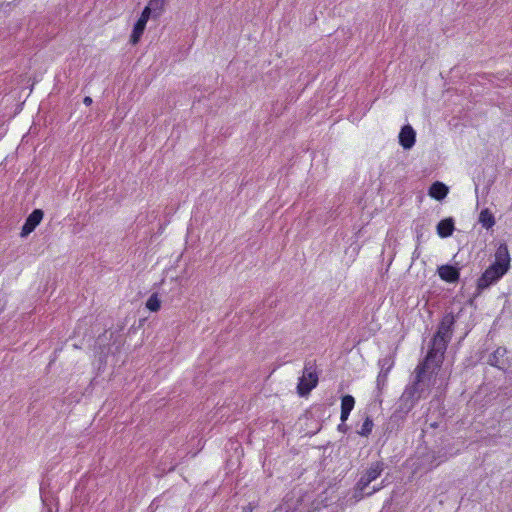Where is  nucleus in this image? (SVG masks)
Returning <instances> with one entry per match:
<instances>
[{"label":"nucleus","mask_w":512,"mask_h":512,"mask_svg":"<svg viewBox=\"0 0 512 512\" xmlns=\"http://www.w3.org/2000/svg\"><path fill=\"white\" fill-rule=\"evenodd\" d=\"M446 349L447 345L445 341L439 339L436 341L432 340L431 347L429 348L424 361L415 368L414 385H418L422 381L430 364H434L436 367H440L442 365Z\"/></svg>","instance_id":"obj_1"},{"label":"nucleus","mask_w":512,"mask_h":512,"mask_svg":"<svg viewBox=\"0 0 512 512\" xmlns=\"http://www.w3.org/2000/svg\"><path fill=\"white\" fill-rule=\"evenodd\" d=\"M318 384V374L314 362H306L302 377H300L297 390L300 395L308 394Z\"/></svg>","instance_id":"obj_2"},{"label":"nucleus","mask_w":512,"mask_h":512,"mask_svg":"<svg viewBox=\"0 0 512 512\" xmlns=\"http://www.w3.org/2000/svg\"><path fill=\"white\" fill-rule=\"evenodd\" d=\"M384 470V463L381 461H377L371 464V466L366 470V472L360 477L357 483V489L360 492H363L369 484L376 480Z\"/></svg>","instance_id":"obj_3"},{"label":"nucleus","mask_w":512,"mask_h":512,"mask_svg":"<svg viewBox=\"0 0 512 512\" xmlns=\"http://www.w3.org/2000/svg\"><path fill=\"white\" fill-rule=\"evenodd\" d=\"M504 275L505 273H502L497 268L489 266L477 280V291L479 293L482 292L492 284L496 283Z\"/></svg>","instance_id":"obj_4"},{"label":"nucleus","mask_w":512,"mask_h":512,"mask_svg":"<svg viewBox=\"0 0 512 512\" xmlns=\"http://www.w3.org/2000/svg\"><path fill=\"white\" fill-rule=\"evenodd\" d=\"M510 254L508 246L506 244H500L495 252V258L493 263L490 265L497 268L502 273H507L510 268Z\"/></svg>","instance_id":"obj_5"},{"label":"nucleus","mask_w":512,"mask_h":512,"mask_svg":"<svg viewBox=\"0 0 512 512\" xmlns=\"http://www.w3.org/2000/svg\"><path fill=\"white\" fill-rule=\"evenodd\" d=\"M44 217V212L41 209H35L26 218L24 225L22 226L20 236L27 237L32 233L35 228L41 223Z\"/></svg>","instance_id":"obj_6"},{"label":"nucleus","mask_w":512,"mask_h":512,"mask_svg":"<svg viewBox=\"0 0 512 512\" xmlns=\"http://www.w3.org/2000/svg\"><path fill=\"white\" fill-rule=\"evenodd\" d=\"M416 141V133L410 125H405L399 133V143L404 149H411Z\"/></svg>","instance_id":"obj_7"},{"label":"nucleus","mask_w":512,"mask_h":512,"mask_svg":"<svg viewBox=\"0 0 512 512\" xmlns=\"http://www.w3.org/2000/svg\"><path fill=\"white\" fill-rule=\"evenodd\" d=\"M438 275L442 280L454 283L459 280L460 272L456 267L446 264L438 268Z\"/></svg>","instance_id":"obj_8"},{"label":"nucleus","mask_w":512,"mask_h":512,"mask_svg":"<svg viewBox=\"0 0 512 512\" xmlns=\"http://www.w3.org/2000/svg\"><path fill=\"white\" fill-rule=\"evenodd\" d=\"M452 325H453V318H451L448 322L442 321L438 331L434 335L432 340H443L446 342V345L448 346V342L450 340V335L452 332Z\"/></svg>","instance_id":"obj_9"},{"label":"nucleus","mask_w":512,"mask_h":512,"mask_svg":"<svg viewBox=\"0 0 512 512\" xmlns=\"http://www.w3.org/2000/svg\"><path fill=\"white\" fill-rule=\"evenodd\" d=\"M354 406H355V399L353 396L351 395H344L342 398H341V414H340V419H341V422L344 423L351 411L354 409Z\"/></svg>","instance_id":"obj_10"},{"label":"nucleus","mask_w":512,"mask_h":512,"mask_svg":"<svg viewBox=\"0 0 512 512\" xmlns=\"http://www.w3.org/2000/svg\"><path fill=\"white\" fill-rule=\"evenodd\" d=\"M454 229H455L454 221L452 218L443 219L437 224V234L441 238H446V237L451 236Z\"/></svg>","instance_id":"obj_11"},{"label":"nucleus","mask_w":512,"mask_h":512,"mask_svg":"<svg viewBox=\"0 0 512 512\" xmlns=\"http://www.w3.org/2000/svg\"><path fill=\"white\" fill-rule=\"evenodd\" d=\"M447 194L448 188L445 184L441 182H434L429 188V195L436 200L444 199L447 196Z\"/></svg>","instance_id":"obj_12"},{"label":"nucleus","mask_w":512,"mask_h":512,"mask_svg":"<svg viewBox=\"0 0 512 512\" xmlns=\"http://www.w3.org/2000/svg\"><path fill=\"white\" fill-rule=\"evenodd\" d=\"M146 24H147V22L140 20V19H138L136 21V23L134 24V27H133V30H132V33L130 36V42L133 45L137 44L140 41V39L145 31Z\"/></svg>","instance_id":"obj_13"},{"label":"nucleus","mask_w":512,"mask_h":512,"mask_svg":"<svg viewBox=\"0 0 512 512\" xmlns=\"http://www.w3.org/2000/svg\"><path fill=\"white\" fill-rule=\"evenodd\" d=\"M479 223L486 229H490L495 225V217L489 209H483L479 214Z\"/></svg>","instance_id":"obj_14"},{"label":"nucleus","mask_w":512,"mask_h":512,"mask_svg":"<svg viewBox=\"0 0 512 512\" xmlns=\"http://www.w3.org/2000/svg\"><path fill=\"white\" fill-rule=\"evenodd\" d=\"M166 0H150L148 6L152 9L153 18H158L164 11Z\"/></svg>","instance_id":"obj_15"},{"label":"nucleus","mask_w":512,"mask_h":512,"mask_svg":"<svg viewBox=\"0 0 512 512\" xmlns=\"http://www.w3.org/2000/svg\"><path fill=\"white\" fill-rule=\"evenodd\" d=\"M146 308L151 312H158L161 308V301L158 293H153L146 301Z\"/></svg>","instance_id":"obj_16"},{"label":"nucleus","mask_w":512,"mask_h":512,"mask_svg":"<svg viewBox=\"0 0 512 512\" xmlns=\"http://www.w3.org/2000/svg\"><path fill=\"white\" fill-rule=\"evenodd\" d=\"M373 426L374 424L372 419L370 417H366L360 430H358L357 433L361 436L368 437L372 432Z\"/></svg>","instance_id":"obj_17"},{"label":"nucleus","mask_w":512,"mask_h":512,"mask_svg":"<svg viewBox=\"0 0 512 512\" xmlns=\"http://www.w3.org/2000/svg\"><path fill=\"white\" fill-rule=\"evenodd\" d=\"M150 17H153V12H152V9L147 5L143 9V11H142V13H141V15H140V17L138 19L143 20L145 22H148Z\"/></svg>","instance_id":"obj_18"},{"label":"nucleus","mask_w":512,"mask_h":512,"mask_svg":"<svg viewBox=\"0 0 512 512\" xmlns=\"http://www.w3.org/2000/svg\"><path fill=\"white\" fill-rule=\"evenodd\" d=\"M505 352V349H502V348H498L492 355V357L490 358V364L491 365H495L497 366V360H496V355H503Z\"/></svg>","instance_id":"obj_19"},{"label":"nucleus","mask_w":512,"mask_h":512,"mask_svg":"<svg viewBox=\"0 0 512 512\" xmlns=\"http://www.w3.org/2000/svg\"><path fill=\"white\" fill-rule=\"evenodd\" d=\"M83 103L87 106H89L91 103H92V99L91 97L89 96H86L84 99H83Z\"/></svg>","instance_id":"obj_20"},{"label":"nucleus","mask_w":512,"mask_h":512,"mask_svg":"<svg viewBox=\"0 0 512 512\" xmlns=\"http://www.w3.org/2000/svg\"><path fill=\"white\" fill-rule=\"evenodd\" d=\"M378 490H380V487H378V488H374V489H373V491L369 493V495H370V494H372L373 492L378 491Z\"/></svg>","instance_id":"obj_21"}]
</instances>
